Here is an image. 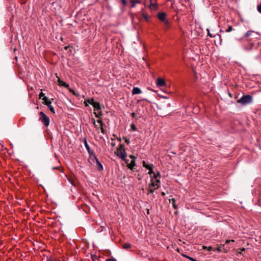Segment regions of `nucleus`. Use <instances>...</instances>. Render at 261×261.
Instances as JSON below:
<instances>
[{
    "label": "nucleus",
    "instance_id": "79ce46f5",
    "mask_svg": "<svg viewBox=\"0 0 261 261\" xmlns=\"http://www.w3.org/2000/svg\"><path fill=\"white\" fill-rule=\"evenodd\" d=\"M143 17H144L146 20H147V19H148V16H147V15H146V14H143Z\"/></svg>",
    "mask_w": 261,
    "mask_h": 261
},
{
    "label": "nucleus",
    "instance_id": "5701e85b",
    "mask_svg": "<svg viewBox=\"0 0 261 261\" xmlns=\"http://www.w3.org/2000/svg\"><path fill=\"white\" fill-rule=\"evenodd\" d=\"M97 122L99 123L100 125H105V124L103 123L101 118H99V119L97 120Z\"/></svg>",
    "mask_w": 261,
    "mask_h": 261
},
{
    "label": "nucleus",
    "instance_id": "473e14b6",
    "mask_svg": "<svg viewBox=\"0 0 261 261\" xmlns=\"http://www.w3.org/2000/svg\"><path fill=\"white\" fill-rule=\"evenodd\" d=\"M257 10L258 12L261 13V3L257 6Z\"/></svg>",
    "mask_w": 261,
    "mask_h": 261
},
{
    "label": "nucleus",
    "instance_id": "0eeeda50",
    "mask_svg": "<svg viewBox=\"0 0 261 261\" xmlns=\"http://www.w3.org/2000/svg\"><path fill=\"white\" fill-rule=\"evenodd\" d=\"M93 157L96 161V166H97V168L98 170L100 171H102L103 170L102 165L100 163V162L97 159L96 155H94Z\"/></svg>",
    "mask_w": 261,
    "mask_h": 261
},
{
    "label": "nucleus",
    "instance_id": "a18cd8bd",
    "mask_svg": "<svg viewBox=\"0 0 261 261\" xmlns=\"http://www.w3.org/2000/svg\"><path fill=\"white\" fill-rule=\"evenodd\" d=\"M136 115L135 113H134V112H133V113L131 114V116H132L133 117H135Z\"/></svg>",
    "mask_w": 261,
    "mask_h": 261
},
{
    "label": "nucleus",
    "instance_id": "f3484780",
    "mask_svg": "<svg viewBox=\"0 0 261 261\" xmlns=\"http://www.w3.org/2000/svg\"><path fill=\"white\" fill-rule=\"evenodd\" d=\"M93 107L94 108L95 110H101V107L100 105V103L98 102H94L93 104L92 105Z\"/></svg>",
    "mask_w": 261,
    "mask_h": 261
},
{
    "label": "nucleus",
    "instance_id": "de8ad7c7",
    "mask_svg": "<svg viewBox=\"0 0 261 261\" xmlns=\"http://www.w3.org/2000/svg\"><path fill=\"white\" fill-rule=\"evenodd\" d=\"M161 194H162V195H163V196H165V193L164 192H162Z\"/></svg>",
    "mask_w": 261,
    "mask_h": 261
},
{
    "label": "nucleus",
    "instance_id": "49530a36",
    "mask_svg": "<svg viewBox=\"0 0 261 261\" xmlns=\"http://www.w3.org/2000/svg\"><path fill=\"white\" fill-rule=\"evenodd\" d=\"M117 140H118L119 142H121V138H117Z\"/></svg>",
    "mask_w": 261,
    "mask_h": 261
},
{
    "label": "nucleus",
    "instance_id": "8fccbe9b",
    "mask_svg": "<svg viewBox=\"0 0 261 261\" xmlns=\"http://www.w3.org/2000/svg\"><path fill=\"white\" fill-rule=\"evenodd\" d=\"M112 145L113 146H114V145H115V144H114V143H113V144H112Z\"/></svg>",
    "mask_w": 261,
    "mask_h": 261
},
{
    "label": "nucleus",
    "instance_id": "37998d69",
    "mask_svg": "<svg viewBox=\"0 0 261 261\" xmlns=\"http://www.w3.org/2000/svg\"><path fill=\"white\" fill-rule=\"evenodd\" d=\"M123 161H124L125 162V163H126V164H127V165H128V164H129V163H128L129 160H127V159H126V157L125 158V160H123Z\"/></svg>",
    "mask_w": 261,
    "mask_h": 261
},
{
    "label": "nucleus",
    "instance_id": "09e8293b",
    "mask_svg": "<svg viewBox=\"0 0 261 261\" xmlns=\"http://www.w3.org/2000/svg\"><path fill=\"white\" fill-rule=\"evenodd\" d=\"M220 32H223V31L222 30H220Z\"/></svg>",
    "mask_w": 261,
    "mask_h": 261
},
{
    "label": "nucleus",
    "instance_id": "bb28decb",
    "mask_svg": "<svg viewBox=\"0 0 261 261\" xmlns=\"http://www.w3.org/2000/svg\"><path fill=\"white\" fill-rule=\"evenodd\" d=\"M233 30V28L231 25H229L228 28L226 29V32L227 33H229Z\"/></svg>",
    "mask_w": 261,
    "mask_h": 261
},
{
    "label": "nucleus",
    "instance_id": "a878e982",
    "mask_svg": "<svg viewBox=\"0 0 261 261\" xmlns=\"http://www.w3.org/2000/svg\"><path fill=\"white\" fill-rule=\"evenodd\" d=\"M154 177V178H159L160 177V172H158L157 173H153Z\"/></svg>",
    "mask_w": 261,
    "mask_h": 261
},
{
    "label": "nucleus",
    "instance_id": "aec40b11",
    "mask_svg": "<svg viewBox=\"0 0 261 261\" xmlns=\"http://www.w3.org/2000/svg\"><path fill=\"white\" fill-rule=\"evenodd\" d=\"M170 201H172V206L174 207V209H177L178 206L175 204V201H176L175 199L174 198H172V199H171V200H170Z\"/></svg>",
    "mask_w": 261,
    "mask_h": 261
},
{
    "label": "nucleus",
    "instance_id": "72a5a7b5",
    "mask_svg": "<svg viewBox=\"0 0 261 261\" xmlns=\"http://www.w3.org/2000/svg\"><path fill=\"white\" fill-rule=\"evenodd\" d=\"M123 139L125 140V143L127 144H129L130 143V141H129V139L126 138V137H124Z\"/></svg>",
    "mask_w": 261,
    "mask_h": 261
},
{
    "label": "nucleus",
    "instance_id": "1a4fd4ad",
    "mask_svg": "<svg viewBox=\"0 0 261 261\" xmlns=\"http://www.w3.org/2000/svg\"><path fill=\"white\" fill-rule=\"evenodd\" d=\"M254 44L253 43H250L248 45H244L243 46V48L245 51H250L252 49Z\"/></svg>",
    "mask_w": 261,
    "mask_h": 261
},
{
    "label": "nucleus",
    "instance_id": "39448f33",
    "mask_svg": "<svg viewBox=\"0 0 261 261\" xmlns=\"http://www.w3.org/2000/svg\"><path fill=\"white\" fill-rule=\"evenodd\" d=\"M84 143L85 147L86 150H87L88 153L89 154V155L91 156H94V155H95V154L93 152V151L91 150L90 147L88 145L87 141L86 138H84Z\"/></svg>",
    "mask_w": 261,
    "mask_h": 261
},
{
    "label": "nucleus",
    "instance_id": "20e7f679",
    "mask_svg": "<svg viewBox=\"0 0 261 261\" xmlns=\"http://www.w3.org/2000/svg\"><path fill=\"white\" fill-rule=\"evenodd\" d=\"M115 154L118 158L121 159L122 160H124L125 158L126 157V153L125 150L116 149Z\"/></svg>",
    "mask_w": 261,
    "mask_h": 261
},
{
    "label": "nucleus",
    "instance_id": "c85d7f7f",
    "mask_svg": "<svg viewBox=\"0 0 261 261\" xmlns=\"http://www.w3.org/2000/svg\"><path fill=\"white\" fill-rule=\"evenodd\" d=\"M130 127L133 131H135L137 130V127H136L134 124H132L130 125Z\"/></svg>",
    "mask_w": 261,
    "mask_h": 261
},
{
    "label": "nucleus",
    "instance_id": "9d476101",
    "mask_svg": "<svg viewBox=\"0 0 261 261\" xmlns=\"http://www.w3.org/2000/svg\"><path fill=\"white\" fill-rule=\"evenodd\" d=\"M151 182L149 185V188H152L155 190L160 187L159 185L155 184V182L153 181L152 179H151Z\"/></svg>",
    "mask_w": 261,
    "mask_h": 261
},
{
    "label": "nucleus",
    "instance_id": "a211bd4d",
    "mask_svg": "<svg viewBox=\"0 0 261 261\" xmlns=\"http://www.w3.org/2000/svg\"><path fill=\"white\" fill-rule=\"evenodd\" d=\"M149 7L151 9H156L157 6L152 0H150Z\"/></svg>",
    "mask_w": 261,
    "mask_h": 261
},
{
    "label": "nucleus",
    "instance_id": "dca6fc26",
    "mask_svg": "<svg viewBox=\"0 0 261 261\" xmlns=\"http://www.w3.org/2000/svg\"><path fill=\"white\" fill-rule=\"evenodd\" d=\"M58 82H59V85L60 86L66 87V88H68L69 86V85L68 84H67L65 82L62 81L60 79L58 80Z\"/></svg>",
    "mask_w": 261,
    "mask_h": 261
},
{
    "label": "nucleus",
    "instance_id": "ea45409f",
    "mask_svg": "<svg viewBox=\"0 0 261 261\" xmlns=\"http://www.w3.org/2000/svg\"><path fill=\"white\" fill-rule=\"evenodd\" d=\"M149 171L148 172L149 174L151 175V174L154 173V172H153V170H152V168L149 169Z\"/></svg>",
    "mask_w": 261,
    "mask_h": 261
},
{
    "label": "nucleus",
    "instance_id": "4468645a",
    "mask_svg": "<svg viewBox=\"0 0 261 261\" xmlns=\"http://www.w3.org/2000/svg\"><path fill=\"white\" fill-rule=\"evenodd\" d=\"M142 92V91L140 88L138 87H134L132 91V93L133 95L135 94H139Z\"/></svg>",
    "mask_w": 261,
    "mask_h": 261
},
{
    "label": "nucleus",
    "instance_id": "7ed1b4c3",
    "mask_svg": "<svg viewBox=\"0 0 261 261\" xmlns=\"http://www.w3.org/2000/svg\"><path fill=\"white\" fill-rule=\"evenodd\" d=\"M42 100L44 101L43 103L47 106L48 109L54 114L55 113V110L53 106L51 105V102L50 100H49L48 98L46 96H44L42 98Z\"/></svg>",
    "mask_w": 261,
    "mask_h": 261
},
{
    "label": "nucleus",
    "instance_id": "f03ea898",
    "mask_svg": "<svg viewBox=\"0 0 261 261\" xmlns=\"http://www.w3.org/2000/svg\"><path fill=\"white\" fill-rule=\"evenodd\" d=\"M39 114L40 115V121L44 124L45 126H48L50 122L49 117L46 116L43 112H40Z\"/></svg>",
    "mask_w": 261,
    "mask_h": 261
},
{
    "label": "nucleus",
    "instance_id": "c9c22d12",
    "mask_svg": "<svg viewBox=\"0 0 261 261\" xmlns=\"http://www.w3.org/2000/svg\"><path fill=\"white\" fill-rule=\"evenodd\" d=\"M44 96H45L44 94L42 92L39 94V98H43Z\"/></svg>",
    "mask_w": 261,
    "mask_h": 261
},
{
    "label": "nucleus",
    "instance_id": "e433bc0d",
    "mask_svg": "<svg viewBox=\"0 0 261 261\" xmlns=\"http://www.w3.org/2000/svg\"><path fill=\"white\" fill-rule=\"evenodd\" d=\"M155 184H158V185H160V179L159 178H155V181H154Z\"/></svg>",
    "mask_w": 261,
    "mask_h": 261
},
{
    "label": "nucleus",
    "instance_id": "2f4dec72",
    "mask_svg": "<svg viewBox=\"0 0 261 261\" xmlns=\"http://www.w3.org/2000/svg\"><path fill=\"white\" fill-rule=\"evenodd\" d=\"M94 114L95 115V116L97 118H99L100 116L102 115L101 112H100L99 114L96 113V112L94 113Z\"/></svg>",
    "mask_w": 261,
    "mask_h": 261
},
{
    "label": "nucleus",
    "instance_id": "4c0bfd02",
    "mask_svg": "<svg viewBox=\"0 0 261 261\" xmlns=\"http://www.w3.org/2000/svg\"><path fill=\"white\" fill-rule=\"evenodd\" d=\"M92 121H93V125H94V127L97 128H98V126H97V125L96 124V121H95V120L94 119H93V120H92Z\"/></svg>",
    "mask_w": 261,
    "mask_h": 261
},
{
    "label": "nucleus",
    "instance_id": "3c124183",
    "mask_svg": "<svg viewBox=\"0 0 261 261\" xmlns=\"http://www.w3.org/2000/svg\"><path fill=\"white\" fill-rule=\"evenodd\" d=\"M47 261H52L51 259H48Z\"/></svg>",
    "mask_w": 261,
    "mask_h": 261
},
{
    "label": "nucleus",
    "instance_id": "f704fd0d",
    "mask_svg": "<svg viewBox=\"0 0 261 261\" xmlns=\"http://www.w3.org/2000/svg\"><path fill=\"white\" fill-rule=\"evenodd\" d=\"M203 248H206L207 249V250L209 251H212L213 250V248L211 246H208L207 247H206V246H203Z\"/></svg>",
    "mask_w": 261,
    "mask_h": 261
},
{
    "label": "nucleus",
    "instance_id": "393cba45",
    "mask_svg": "<svg viewBox=\"0 0 261 261\" xmlns=\"http://www.w3.org/2000/svg\"><path fill=\"white\" fill-rule=\"evenodd\" d=\"M117 149H120L122 150H125V146L124 144H121L117 148Z\"/></svg>",
    "mask_w": 261,
    "mask_h": 261
},
{
    "label": "nucleus",
    "instance_id": "f8f14e48",
    "mask_svg": "<svg viewBox=\"0 0 261 261\" xmlns=\"http://www.w3.org/2000/svg\"><path fill=\"white\" fill-rule=\"evenodd\" d=\"M136 166L135 160H132L129 164H128V168L132 170H134L135 166Z\"/></svg>",
    "mask_w": 261,
    "mask_h": 261
},
{
    "label": "nucleus",
    "instance_id": "9b49d317",
    "mask_svg": "<svg viewBox=\"0 0 261 261\" xmlns=\"http://www.w3.org/2000/svg\"><path fill=\"white\" fill-rule=\"evenodd\" d=\"M131 3V7L134 8L137 4L141 3V0H129Z\"/></svg>",
    "mask_w": 261,
    "mask_h": 261
},
{
    "label": "nucleus",
    "instance_id": "f257e3e1",
    "mask_svg": "<svg viewBox=\"0 0 261 261\" xmlns=\"http://www.w3.org/2000/svg\"><path fill=\"white\" fill-rule=\"evenodd\" d=\"M237 102L241 103L242 106L250 104L253 102V97L249 94L244 95L237 100Z\"/></svg>",
    "mask_w": 261,
    "mask_h": 261
},
{
    "label": "nucleus",
    "instance_id": "6e6552de",
    "mask_svg": "<svg viewBox=\"0 0 261 261\" xmlns=\"http://www.w3.org/2000/svg\"><path fill=\"white\" fill-rule=\"evenodd\" d=\"M156 85L158 87H162L166 85L165 81L162 78H158L156 80Z\"/></svg>",
    "mask_w": 261,
    "mask_h": 261
},
{
    "label": "nucleus",
    "instance_id": "c03bdc74",
    "mask_svg": "<svg viewBox=\"0 0 261 261\" xmlns=\"http://www.w3.org/2000/svg\"><path fill=\"white\" fill-rule=\"evenodd\" d=\"M106 261H116V260L114 258H110V259H107Z\"/></svg>",
    "mask_w": 261,
    "mask_h": 261
},
{
    "label": "nucleus",
    "instance_id": "a19ab883",
    "mask_svg": "<svg viewBox=\"0 0 261 261\" xmlns=\"http://www.w3.org/2000/svg\"><path fill=\"white\" fill-rule=\"evenodd\" d=\"M129 158H130V159H132L133 160H135V159H136V156H134V155H129Z\"/></svg>",
    "mask_w": 261,
    "mask_h": 261
},
{
    "label": "nucleus",
    "instance_id": "6ab92c4d",
    "mask_svg": "<svg viewBox=\"0 0 261 261\" xmlns=\"http://www.w3.org/2000/svg\"><path fill=\"white\" fill-rule=\"evenodd\" d=\"M143 167H145L146 168H147L148 169L153 168L152 164H146L145 161L143 162Z\"/></svg>",
    "mask_w": 261,
    "mask_h": 261
},
{
    "label": "nucleus",
    "instance_id": "423d86ee",
    "mask_svg": "<svg viewBox=\"0 0 261 261\" xmlns=\"http://www.w3.org/2000/svg\"><path fill=\"white\" fill-rule=\"evenodd\" d=\"M158 18L162 21L165 22L166 25H168L169 22L166 19V14L164 12L159 13L158 14Z\"/></svg>",
    "mask_w": 261,
    "mask_h": 261
},
{
    "label": "nucleus",
    "instance_id": "cd10ccee",
    "mask_svg": "<svg viewBox=\"0 0 261 261\" xmlns=\"http://www.w3.org/2000/svg\"><path fill=\"white\" fill-rule=\"evenodd\" d=\"M154 190L155 189H152V188H149V189L148 191V194H153L154 193Z\"/></svg>",
    "mask_w": 261,
    "mask_h": 261
},
{
    "label": "nucleus",
    "instance_id": "7c9ffc66",
    "mask_svg": "<svg viewBox=\"0 0 261 261\" xmlns=\"http://www.w3.org/2000/svg\"><path fill=\"white\" fill-rule=\"evenodd\" d=\"M234 242V241L233 240H227L225 241V244H229V243H232Z\"/></svg>",
    "mask_w": 261,
    "mask_h": 261
},
{
    "label": "nucleus",
    "instance_id": "58836bf2",
    "mask_svg": "<svg viewBox=\"0 0 261 261\" xmlns=\"http://www.w3.org/2000/svg\"><path fill=\"white\" fill-rule=\"evenodd\" d=\"M122 4L125 6L127 5V1L126 0H121Z\"/></svg>",
    "mask_w": 261,
    "mask_h": 261
},
{
    "label": "nucleus",
    "instance_id": "c756f323",
    "mask_svg": "<svg viewBox=\"0 0 261 261\" xmlns=\"http://www.w3.org/2000/svg\"><path fill=\"white\" fill-rule=\"evenodd\" d=\"M215 252H221L222 249L221 247H217L213 249Z\"/></svg>",
    "mask_w": 261,
    "mask_h": 261
},
{
    "label": "nucleus",
    "instance_id": "412c9836",
    "mask_svg": "<svg viewBox=\"0 0 261 261\" xmlns=\"http://www.w3.org/2000/svg\"><path fill=\"white\" fill-rule=\"evenodd\" d=\"M254 33V31H252V30H249L248 31V32H247L245 34H244V37H248L250 36L251 35V34Z\"/></svg>",
    "mask_w": 261,
    "mask_h": 261
},
{
    "label": "nucleus",
    "instance_id": "ddd939ff",
    "mask_svg": "<svg viewBox=\"0 0 261 261\" xmlns=\"http://www.w3.org/2000/svg\"><path fill=\"white\" fill-rule=\"evenodd\" d=\"M94 102V101L93 98L87 99H85V100L84 101V104L85 105L86 107H88L89 106V104L92 105L93 104Z\"/></svg>",
    "mask_w": 261,
    "mask_h": 261
},
{
    "label": "nucleus",
    "instance_id": "b1692460",
    "mask_svg": "<svg viewBox=\"0 0 261 261\" xmlns=\"http://www.w3.org/2000/svg\"><path fill=\"white\" fill-rule=\"evenodd\" d=\"M105 125H100V130L102 134H105L106 133V130L104 129L103 127Z\"/></svg>",
    "mask_w": 261,
    "mask_h": 261
},
{
    "label": "nucleus",
    "instance_id": "4be33fe9",
    "mask_svg": "<svg viewBox=\"0 0 261 261\" xmlns=\"http://www.w3.org/2000/svg\"><path fill=\"white\" fill-rule=\"evenodd\" d=\"M130 246H131V245L129 243H125L124 244L123 248L125 249H128L130 248Z\"/></svg>",
    "mask_w": 261,
    "mask_h": 261
},
{
    "label": "nucleus",
    "instance_id": "2eb2a0df",
    "mask_svg": "<svg viewBox=\"0 0 261 261\" xmlns=\"http://www.w3.org/2000/svg\"><path fill=\"white\" fill-rule=\"evenodd\" d=\"M206 30H207V31L208 32V36H209L210 37L214 38V37H215L217 35V36H219L220 39H221V36L219 34L216 33V34H213L210 33V30L208 29H207Z\"/></svg>",
    "mask_w": 261,
    "mask_h": 261
}]
</instances>
